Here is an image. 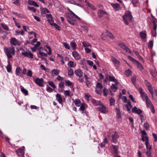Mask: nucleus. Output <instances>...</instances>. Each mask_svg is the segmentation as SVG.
Wrapping results in <instances>:
<instances>
[{"label": "nucleus", "mask_w": 157, "mask_h": 157, "mask_svg": "<svg viewBox=\"0 0 157 157\" xmlns=\"http://www.w3.org/2000/svg\"><path fill=\"white\" fill-rule=\"evenodd\" d=\"M66 16L67 18L68 21L70 24L72 25H74L76 24V22L71 20V16L70 15L69 13H68L66 14Z\"/></svg>", "instance_id": "15"}, {"label": "nucleus", "mask_w": 157, "mask_h": 157, "mask_svg": "<svg viewBox=\"0 0 157 157\" xmlns=\"http://www.w3.org/2000/svg\"><path fill=\"white\" fill-rule=\"evenodd\" d=\"M4 50L8 59L12 58V55H14L15 54V49L14 47L13 46H11L8 48L5 47L4 48Z\"/></svg>", "instance_id": "1"}, {"label": "nucleus", "mask_w": 157, "mask_h": 157, "mask_svg": "<svg viewBox=\"0 0 157 157\" xmlns=\"http://www.w3.org/2000/svg\"><path fill=\"white\" fill-rule=\"evenodd\" d=\"M96 86L100 89H101L103 87V85L101 83L98 82Z\"/></svg>", "instance_id": "58"}, {"label": "nucleus", "mask_w": 157, "mask_h": 157, "mask_svg": "<svg viewBox=\"0 0 157 157\" xmlns=\"http://www.w3.org/2000/svg\"><path fill=\"white\" fill-rule=\"evenodd\" d=\"M36 84L40 86H43L44 80L43 78H37L34 81Z\"/></svg>", "instance_id": "9"}, {"label": "nucleus", "mask_w": 157, "mask_h": 157, "mask_svg": "<svg viewBox=\"0 0 157 157\" xmlns=\"http://www.w3.org/2000/svg\"><path fill=\"white\" fill-rule=\"evenodd\" d=\"M82 44L83 46L84 47L86 48L87 47H92L91 45L87 41H83L82 42Z\"/></svg>", "instance_id": "29"}, {"label": "nucleus", "mask_w": 157, "mask_h": 157, "mask_svg": "<svg viewBox=\"0 0 157 157\" xmlns=\"http://www.w3.org/2000/svg\"><path fill=\"white\" fill-rule=\"evenodd\" d=\"M24 147L23 146L17 150V153L19 157H22L23 156L24 153Z\"/></svg>", "instance_id": "8"}, {"label": "nucleus", "mask_w": 157, "mask_h": 157, "mask_svg": "<svg viewBox=\"0 0 157 157\" xmlns=\"http://www.w3.org/2000/svg\"><path fill=\"white\" fill-rule=\"evenodd\" d=\"M10 43L12 45H19L17 40L16 38L14 37H13L11 38L10 40Z\"/></svg>", "instance_id": "18"}, {"label": "nucleus", "mask_w": 157, "mask_h": 157, "mask_svg": "<svg viewBox=\"0 0 157 157\" xmlns=\"http://www.w3.org/2000/svg\"><path fill=\"white\" fill-rule=\"evenodd\" d=\"M149 85L147 86L148 87V90L150 92V93L151 94L154 100H155L156 99L153 96V92L152 88L151 87V85L149 83Z\"/></svg>", "instance_id": "30"}, {"label": "nucleus", "mask_w": 157, "mask_h": 157, "mask_svg": "<svg viewBox=\"0 0 157 157\" xmlns=\"http://www.w3.org/2000/svg\"><path fill=\"white\" fill-rule=\"evenodd\" d=\"M85 97L87 101H89L90 100V98L91 97V96L88 93L85 94Z\"/></svg>", "instance_id": "48"}, {"label": "nucleus", "mask_w": 157, "mask_h": 157, "mask_svg": "<svg viewBox=\"0 0 157 157\" xmlns=\"http://www.w3.org/2000/svg\"><path fill=\"white\" fill-rule=\"evenodd\" d=\"M62 44L64 47L66 49L69 50L70 49V45L67 43L66 42H63Z\"/></svg>", "instance_id": "37"}, {"label": "nucleus", "mask_w": 157, "mask_h": 157, "mask_svg": "<svg viewBox=\"0 0 157 157\" xmlns=\"http://www.w3.org/2000/svg\"><path fill=\"white\" fill-rule=\"evenodd\" d=\"M70 45L73 50H75L76 49L77 44L75 42H71Z\"/></svg>", "instance_id": "35"}, {"label": "nucleus", "mask_w": 157, "mask_h": 157, "mask_svg": "<svg viewBox=\"0 0 157 157\" xmlns=\"http://www.w3.org/2000/svg\"><path fill=\"white\" fill-rule=\"evenodd\" d=\"M75 74L76 76L78 77L79 78H81L83 75V72L79 69H78L75 70Z\"/></svg>", "instance_id": "10"}, {"label": "nucleus", "mask_w": 157, "mask_h": 157, "mask_svg": "<svg viewBox=\"0 0 157 157\" xmlns=\"http://www.w3.org/2000/svg\"><path fill=\"white\" fill-rule=\"evenodd\" d=\"M136 63L137 64L138 68L141 71L143 69V67L140 63L138 61H136Z\"/></svg>", "instance_id": "34"}, {"label": "nucleus", "mask_w": 157, "mask_h": 157, "mask_svg": "<svg viewBox=\"0 0 157 157\" xmlns=\"http://www.w3.org/2000/svg\"><path fill=\"white\" fill-rule=\"evenodd\" d=\"M73 56L77 60H78L80 59L79 54L76 51H75L72 53Z\"/></svg>", "instance_id": "19"}, {"label": "nucleus", "mask_w": 157, "mask_h": 157, "mask_svg": "<svg viewBox=\"0 0 157 157\" xmlns=\"http://www.w3.org/2000/svg\"><path fill=\"white\" fill-rule=\"evenodd\" d=\"M122 18L124 21L125 24L128 25V21H130L132 19V17L131 12L127 11L125 12L124 15L123 16Z\"/></svg>", "instance_id": "2"}, {"label": "nucleus", "mask_w": 157, "mask_h": 157, "mask_svg": "<svg viewBox=\"0 0 157 157\" xmlns=\"http://www.w3.org/2000/svg\"><path fill=\"white\" fill-rule=\"evenodd\" d=\"M21 92L25 95H27L28 94V90L24 88L22 86H20Z\"/></svg>", "instance_id": "26"}, {"label": "nucleus", "mask_w": 157, "mask_h": 157, "mask_svg": "<svg viewBox=\"0 0 157 157\" xmlns=\"http://www.w3.org/2000/svg\"><path fill=\"white\" fill-rule=\"evenodd\" d=\"M131 81L133 85L135 86V83L136 81V77L135 76H133L132 77Z\"/></svg>", "instance_id": "52"}, {"label": "nucleus", "mask_w": 157, "mask_h": 157, "mask_svg": "<svg viewBox=\"0 0 157 157\" xmlns=\"http://www.w3.org/2000/svg\"><path fill=\"white\" fill-rule=\"evenodd\" d=\"M1 26L4 29L6 30L9 31V28L8 27V26L5 24L3 23L1 24Z\"/></svg>", "instance_id": "43"}, {"label": "nucleus", "mask_w": 157, "mask_h": 157, "mask_svg": "<svg viewBox=\"0 0 157 157\" xmlns=\"http://www.w3.org/2000/svg\"><path fill=\"white\" fill-rule=\"evenodd\" d=\"M65 82L66 83V86H73V84L72 82L68 80H65Z\"/></svg>", "instance_id": "46"}, {"label": "nucleus", "mask_w": 157, "mask_h": 157, "mask_svg": "<svg viewBox=\"0 0 157 157\" xmlns=\"http://www.w3.org/2000/svg\"><path fill=\"white\" fill-rule=\"evenodd\" d=\"M39 54L41 56H44L45 57H47V54L46 53L43 52H39Z\"/></svg>", "instance_id": "63"}, {"label": "nucleus", "mask_w": 157, "mask_h": 157, "mask_svg": "<svg viewBox=\"0 0 157 157\" xmlns=\"http://www.w3.org/2000/svg\"><path fill=\"white\" fill-rule=\"evenodd\" d=\"M153 24H154V29L155 30V31L153 32L152 31H151V33H152V36L153 37H155L156 36V30L157 29V24L155 23V21L153 22Z\"/></svg>", "instance_id": "20"}, {"label": "nucleus", "mask_w": 157, "mask_h": 157, "mask_svg": "<svg viewBox=\"0 0 157 157\" xmlns=\"http://www.w3.org/2000/svg\"><path fill=\"white\" fill-rule=\"evenodd\" d=\"M59 88H64V82H60L59 84Z\"/></svg>", "instance_id": "55"}, {"label": "nucleus", "mask_w": 157, "mask_h": 157, "mask_svg": "<svg viewBox=\"0 0 157 157\" xmlns=\"http://www.w3.org/2000/svg\"><path fill=\"white\" fill-rule=\"evenodd\" d=\"M98 16L100 18H101L104 16L105 14L106 15H108V14L105 11H104L100 9L98 10Z\"/></svg>", "instance_id": "11"}, {"label": "nucleus", "mask_w": 157, "mask_h": 157, "mask_svg": "<svg viewBox=\"0 0 157 157\" xmlns=\"http://www.w3.org/2000/svg\"><path fill=\"white\" fill-rule=\"evenodd\" d=\"M75 105L77 107H79L80 105L81 101L79 99H75L74 101Z\"/></svg>", "instance_id": "33"}, {"label": "nucleus", "mask_w": 157, "mask_h": 157, "mask_svg": "<svg viewBox=\"0 0 157 157\" xmlns=\"http://www.w3.org/2000/svg\"><path fill=\"white\" fill-rule=\"evenodd\" d=\"M108 80H109L110 81L114 82L116 84H118L117 80L116 79L114 76H111L110 75L109 76L108 75H106L105 78L104 80V81L107 82V81Z\"/></svg>", "instance_id": "6"}, {"label": "nucleus", "mask_w": 157, "mask_h": 157, "mask_svg": "<svg viewBox=\"0 0 157 157\" xmlns=\"http://www.w3.org/2000/svg\"><path fill=\"white\" fill-rule=\"evenodd\" d=\"M110 147L113 149L114 154L116 155H117L118 154V149H119L118 146L112 144L110 146Z\"/></svg>", "instance_id": "14"}, {"label": "nucleus", "mask_w": 157, "mask_h": 157, "mask_svg": "<svg viewBox=\"0 0 157 157\" xmlns=\"http://www.w3.org/2000/svg\"><path fill=\"white\" fill-rule=\"evenodd\" d=\"M111 60L112 62H113V63L116 67H118L120 66V62L116 58H115L113 57H112Z\"/></svg>", "instance_id": "13"}, {"label": "nucleus", "mask_w": 157, "mask_h": 157, "mask_svg": "<svg viewBox=\"0 0 157 157\" xmlns=\"http://www.w3.org/2000/svg\"><path fill=\"white\" fill-rule=\"evenodd\" d=\"M132 71L130 69H128L125 72L124 74L127 76H131L132 75Z\"/></svg>", "instance_id": "32"}, {"label": "nucleus", "mask_w": 157, "mask_h": 157, "mask_svg": "<svg viewBox=\"0 0 157 157\" xmlns=\"http://www.w3.org/2000/svg\"><path fill=\"white\" fill-rule=\"evenodd\" d=\"M21 68L19 67H17L16 68V71H15V73L16 75L17 76H19L20 72V71L21 70Z\"/></svg>", "instance_id": "40"}, {"label": "nucleus", "mask_w": 157, "mask_h": 157, "mask_svg": "<svg viewBox=\"0 0 157 157\" xmlns=\"http://www.w3.org/2000/svg\"><path fill=\"white\" fill-rule=\"evenodd\" d=\"M97 110L100 112L105 114L108 112V109L106 106L101 103L99 106L97 108Z\"/></svg>", "instance_id": "3"}, {"label": "nucleus", "mask_w": 157, "mask_h": 157, "mask_svg": "<svg viewBox=\"0 0 157 157\" xmlns=\"http://www.w3.org/2000/svg\"><path fill=\"white\" fill-rule=\"evenodd\" d=\"M28 2L29 4L30 5L34 6L36 7H38L39 6L38 4L33 1L29 0L28 1Z\"/></svg>", "instance_id": "27"}, {"label": "nucleus", "mask_w": 157, "mask_h": 157, "mask_svg": "<svg viewBox=\"0 0 157 157\" xmlns=\"http://www.w3.org/2000/svg\"><path fill=\"white\" fill-rule=\"evenodd\" d=\"M110 106L114 105L115 102V100L113 98H111L109 99Z\"/></svg>", "instance_id": "39"}, {"label": "nucleus", "mask_w": 157, "mask_h": 157, "mask_svg": "<svg viewBox=\"0 0 157 157\" xmlns=\"http://www.w3.org/2000/svg\"><path fill=\"white\" fill-rule=\"evenodd\" d=\"M145 140L146 141V143H145V145L146 147V148L147 149H148L149 151H150L151 149V147L150 146V145L149 144L148 142V138L147 136H146L145 137Z\"/></svg>", "instance_id": "21"}, {"label": "nucleus", "mask_w": 157, "mask_h": 157, "mask_svg": "<svg viewBox=\"0 0 157 157\" xmlns=\"http://www.w3.org/2000/svg\"><path fill=\"white\" fill-rule=\"evenodd\" d=\"M132 112L133 113H135L138 114H140L142 113V111L140 109H137L136 106H134L132 109Z\"/></svg>", "instance_id": "16"}, {"label": "nucleus", "mask_w": 157, "mask_h": 157, "mask_svg": "<svg viewBox=\"0 0 157 157\" xmlns=\"http://www.w3.org/2000/svg\"><path fill=\"white\" fill-rule=\"evenodd\" d=\"M67 66L70 67H74L76 66V64L72 61H69L67 63Z\"/></svg>", "instance_id": "28"}, {"label": "nucleus", "mask_w": 157, "mask_h": 157, "mask_svg": "<svg viewBox=\"0 0 157 157\" xmlns=\"http://www.w3.org/2000/svg\"><path fill=\"white\" fill-rule=\"evenodd\" d=\"M145 100L146 101V105L147 107L150 108L151 107V106H153L151 100L149 99V98L147 99H146Z\"/></svg>", "instance_id": "31"}, {"label": "nucleus", "mask_w": 157, "mask_h": 157, "mask_svg": "<svg viewBox=\"0 0 157 157\" xmlns=\"http://www.w3.org/2000/svg\"><path fill=\"white\" fill-rule=\"evenodd\" d=\"M111 87L112 90L114 89L116 90L118 89V87L114 84H112Z\"/></svg>", "instance_id": "61"}, {"label": "nucleus", "mask_w": 157, "mask_h": 157, "mask_svg": "<svg viewBox=\"0 0 157 157\" xmlns=\"http://www.w3.org/2000/svg\"><path fill=\"white\" fill-rule=\"evenodd\" d=\"M91 102L95 106L99 105L101 103L100 101H96L94 99H91Z\"/></svg>", "instance_id": "25"}, {"label": "nucleus", "mask_w": 157, "mask_h": 157, "mask_svg": "<svg viewBox=\"0 0 157 157\" xmlns=\"http://www.w3.org/2000/svg\"><path fill=\"white\" fill-rule=\"evenodd\" d=\"M119 46L120 47L125 51L126 52H128L130 54L132 53V51L128 48L124 44L121 43L119 44Z\"/></svg>", "instance_id": "7"}, {"label": "nucleus", "mask_w": 157, "mask_h": 157, "mask_svg": "<svg viewBox=\"0 0 157 157\" xmlns=\"http://www.w3.org/2000/svg\"><path fill=\"white\" fill-rule=\"evenodd\" d=\"M140 35L141 37L143 39L146 38V34L144 32H141L140 33Z\"/></svg>", "instance_id": "45"}, {"label": "nucleus", "mask_w": 157, "mask_h": 157, "mask_svg": "<svg viewBox=\"0 0 157 157\" xmlns=\"http://www.w3.org/2000/svg\"><path fill=\"white\" fill-rule=\"evenodd\" d=\"M53 25L54 26V27L57 30H60L61 29L60 27L56 24L54 23V24Z\"/></svg>", "instance_id": "60"}, {"label": "nucleus", "mask_w": 157, "mask_h": 157, "mask_svg": "<svg viewBox=\"0 0 157 157\" xmlns=\"http://www.w3.org/2000/svg\"><path fill=\"white\" fill-rule=\"evenodd\" d=\"M139 92L140 93L141 97L142 98V100L143 101H145L146 99H147L148 98L147 95L144 92H143L142 88H138Z\"/></svg>", "instance_id": "5"}, {"label": "nucleus", "mask_w": 157, "mask_h": 157, "mask_svg": "<svg viewBox=\"0 0 157 157\" xmlns=\"http://www.w3.org/2000/svg\"><path fill=\"white\" fill-rule=\"evenodd\" d=\"M41 13H49V10L46 8H43L41 10Z\"/></svg>", "instance_id": "47"}, {"label": "nucleus", "mask_w": 157, "mask_h": 157, "mask_svg": "<svg viewBox=\"0 0 157 157\" xmlns=\"http://www.w3.org/2000/svg\"><path fill=\"white\" fill-rule=\"evenodd\" d=\"M68 75H74V71L73 69L71 68H68Z\"/></svg>", "instance_id": "38"}, {"label": "nucleus", "mask_w": 157, "mask_h": 157, "mask_svg": "<svg viewBox=\"0 0 157 157\" xmlns=\"http://www.w3.org/2000/svg\"><path fill=\"white\" fill-rule=\"evenodd\" d=\"M7 62L8 63V64L6 67V70L8 72H12V67L10 65V61L9 60L7 61Z\"/></svg>", "instance_id": "24"}, {"label": "nucleus", "mask_w": 157, "mask_h": 157, "mask_svg": "<svg viewBox=\"0 0 157 157\" xmlns=\"http://www.w3.org/2000/svg\"><path fill=\"white\" fill-rule=\"evenodd\" d=\"M28 8L29 10L31 11H32L34 12H35L36 11V10L35 9V8H34L33 7H31V6H28Z\"/></svg>", "instance_id": "56"}, {"label": "nucleus", "mask_w": 157, "mask_h": 157, "mask_svg": "<svg viewBox=\"0 0 157 157\" xmlns=\"http://www.w3.org/2000/svg\"><path fill=\"white\" fill-rule=\"evenodd\" d=\"M13 2V3L17 6H19L20 5V3L19 0H12Z\"/></svg>", "instance_id": "44"}, {"label": "nucleus", "mask_w": 157, "mask_h": 157, "mask_svg": "<svg viewBox=\"0 0 157 157\" xmlns=\"http://www.w3.org/2000/svg\"><path fill=\"white\" fill-rule=\"evenodd\" d=\"M85 104L84 103H83L81 105V106L80 108V109L81 111H84L85 109Z\"/></svg>", "instance_id": "59"}, {"label": "nucleus", "mask_w": 157, "mask_h": 157, "mask_svg": "<svg viewBox=\"0 0 157 157\" xmlns=\"http://www.w3.org/2000/svg\"><path fill=\"white\" fill-rule=\"evenodd\" d=\"M56 100L59 102V103L62 104L63 102V99L61 94H57L56 95Z\"/></svg>", "instance_id": "17"}, {"label": "nucleus", "mask_w": 157, "mask_h": 157, "mask_svg": "<svg viewBox=\"0 0 157 157\" xmlns=\"http://www.w3.org/2000/svg\"><path fill=\"white\" fill-rule=\"evenodd\" d=\"M59 73V70L56 69H53L51 71V74L53 76L58 75Z\"/></svg>", "instance_id": "23"}, {"label": "nucleus", "mask_w": 157, "mask_h": 157, "mask_svg": "<svg viewBox=\"0 0 157 157\" xmlns=\"http://www.w3.org/2000/svg\"><path fill=\"white\" fill-rule=\"evenodd\" d=\"M27 76L30 77H31L32 76V72L30 70H28L27 72Z\"/></svg>", "instance_id": "57"}, {"label": "nucleus", "mask_w": 157, "mask_h": 157, "mask_svg": "<svg viewBox=\"0 0 157 157\" xmlns=\"http://www.w3.org/2000/svg\"><path fill=\"white\" fill-rule=\"evenodd\" d=\"M132 3L135 7L137 6V4L138 3V0H132Z\"/></svg>", "instance_id": "51"}, {"label": "nucleus", "mask_w": 157, "mask_h": 157, "mask_svg": "<svg viewBox=\"0 0 157 157\" xmlns=\"http://www.w3.org/2000/svg\"><path fill=\"white\" fill-rule=\"evenodd\" d=\"M69 11L71 12V14L74 15L75 17L79 20H81V19L76 15L74 12H73L71 10L69 9Z\"/></svg>", "instance_id": "53"}, {"label": "nucleus", "mask_w": 157, "mask_h": 157, "mask_svg": "<svg viewBox=\"0 0 157 157\" xmlns=\"http://www.w3.org/2000/svg\"><path fill=\"white\" fill-rule=\"evenodd\" d=\"M82 30L85 32H87L88 31V29L86 26H82Z\"/></svg>", "instance_id": "62"}, {"label": "nucleus", "mask_w": 157, "mask_h": 157, "mask_svg": "<svg viewBox=\"0 0 157 157\" xmlns=\"http://www.w3.org/2000/svg\"><path fill=\"white\" fill-rule=\"evenodd\" d=\"M102 34L104 35H106L108 37L110 38L113 39V35L108 31H106V32L103 33Z\"/></svg>", "instance_id": "22"}, {"label": "nucleus", "mask_w": 157, "mask_h": 157, "mask_svg": "<svg viewBox=\"0 0 157 157\" xmlns=\"http://www.w3.org/2000/svg\"><path fill=\"white\" fill-rule=\"evenodd\" d=\"M119 136L118 133L116 132H115L114 134H113L112 136V139L111 140V142L114 144H117V139L119 138Z\"/></svg>", "instance_id": "4"}, {"label": "nucleus", "mask_w": 157, "mask_h": 157, "mask_svg": "<svg viewBox=\"0 0 157 157\" xmlns=\"http://www.w3.org/2000/svg\"><path fill=\"white\" fill-rule=\"evenodd\" d=\"M28 53L29 52H21V54L22 55L24 56L25 57H29Z\"/></svg>", "instance_id": "64"}, {"label": "nucleus", "mask_w": 157, "mask_h": 157, "mask_svg": "<svg viewBox=\"0 0 157 157\" xmlns=\"http://www.w3.org/2000/svg\"><path fill=\"white\" fill-rule=\"evenodd\" d=\"M65 2L66 3L74 4L75 1L74 0H65Z\"/></svg>", "instance_id": "49"}, {"label": "nucleus", "mask_w": 157, "mask_h": 157, "mask_svg": "<svg viewBox=\"0 0 157 157\" xmlns=\"http://www.w3.org/2000/svg\"><path fill=\"white\" fill-rule=\"evenodd\" d=\"M151 74L156 79V77H157V72L155 71H151L150 72Z\"/></svg>", "instance_id": "42"}, {"label": "nucleus", "mask_w": 157, "mask_h": 157, "mask_svg": "<svg viewBox=\"0 0 157 157\" xmlns=\"http://www.w3.org/2000/svg\"><path fill=\"white\" fill-rule=\"evenodd\" d=\"M63 94L66 97L67 96H70V91L68 90H64L63 91Z\"/></svg>", "instance_id": "41"}, {"label": "nucleus", "mask_w": 157, "mask_h": 157, "mask_svg": "<svg viewBox=\"0 0 157 157\" xmlns=\"http://www.w3.org/2000/svg\"><path fill=\"white\" fill-rule=\"evenodd\" d=\"M111 5L116 11H119L121 9L120 5L118 3H112Z\"/></svg>", "instance_id": "12"}, {"label": "nucleus", "mask_w": 157, "mask_h": 157, "mask_svg": "<svg viewBox=\"0 0 157 157\" xmlns=\"http://www.w3.org/2000/svg\"><path fill=\"white\" fill-rule=\"evenodd\" d=\"M127 108V109L128 111H130L132 105H131L130 102H128L127 104L124 105Z\"/></svg>", "instance_id": "36"}, {"label": "nucleus", "mask_w": 157, "mask_h": 157, "mask_svg": "<svg viewBox=\"0 0 157 157\" xmlns=\"http://www.w3.org/2000/svg\"><path fill=\"white\" fill-rule=\"evenodd\" d=\"M48 23L52 25L54 24V21L53 20V18L48 19Z\"/></svg>", "instance_id": "50"}, {"label": "nucleus", "mask_w": 157, "mask_h": 157, "mask_svg": "<svg viewBox=\"0 0 157 157\" xmlns=\"http://www.w3.org/2000/svg\"><path fill=\"white\" fill-rule=\"evenodd\" d=\"M49 85L51 86L52 87L54 88H55L56 87V86L54 83L52 81H49L48 82Z\"/></svg>", "instance_id": "54"}]
</instances>
